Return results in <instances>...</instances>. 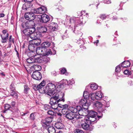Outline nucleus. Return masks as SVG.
Listing matches in <instances>:
<instances>
[{
	"mask_svg": "<svg viewBox=\"0 0 133 133\" xmlns=\"http://www.w3.org/2000/svg\"><path fill=\"white\" fill-rule=\"evenodd\" d=\"M81 15V16L80 17L82 18L81 20L78 17H70L68 16H66V21L73 25H75L73 32L79 37L82 36L83 35V33L80 31L79 27L80 26H83L85 23L86 20L85 19L88 18V16L87 13H85V11L82 12Z\"/></svg>",
	"mask_w": 133,
	"mask_h": 133,
	"instance_id": "obj_1",
	"label": "nucleus"
},
{
	"mask_svg": "<svg viewBox=\"0 0 133 133\" xmlns=\"http://www.w3.org/2000/svg\"><path fill=\"white\" fill-rule=\"evenodd\" d=\"M52 96L50 98V104L51 105L52 108L56 109L57 107H54V105L57 106V104L60 101L64 102L65 100L64 97V94L62 92H56L51 96Z\"/></svg>",
	"mask_w": 133,
	"mask_h": 133,
	"instance_id": "obj_2",
	"label": "nucleus"
},
{
	"mask_svg": "<svg viewBox=\"0 0 133 133\" xmlns=\"http://www.w3.org/2000/svg\"><path fill=\"white\" fill-rule=\"evenodd\" d=\"M35 29L34 27H31L24 29L23 32L25 36L27 37L28 41L31 42V39H34L37 38L36 34L35 32Z\"/></svg>",
	"mask_w": 133,
	"mask_h": 133,
	"instance_id": "obj_3",
	"label": "nucleus"
},
{
	"mask_svg": "<svg viewBox=\"0 0 133 133\" xmlns=\"http://www.w3.org/2000/svg\"><path fill=\"white\" fill-rule=\"evenodd\" d=\"M94 101L91 100V104H92L94 107H97L98 111V118H99L102 117V113L105 112L106 109L104 108L105 106L102 104L101 102L98 101Z\"/></svg>",
	"mask_w": 133,
	"mask_h": 133,
	"instance_id": "obj_4",
	"label": "nucleus"
},
{
	"mask_svg": "<svg viewBox=\"0 0 133 133\" xmlns=\"http://www.w3.org/2000/svg\"><path fill=\"white\" fill-rule=\"evenodd\" d=\"M45 84V83L43 81L39 85H36L34 87V89L36 90H38L40 93L47 94V91L46 90V87L44 88V87Z\"/></svg>",
	"mask_w": 133,
	"mask_h": 133,
	"instance_id": "obj_5",
	"label": "nucleus"
},
{
	"mask_svg": "<svg viewBox=\"0 0 133 133\" xmlns=\"http://www.w3.org/2000/svg\"><path fill=\"white\" fill-rule=\"evenodd\" d=\"M36 52L38 55H41L43 56H48L51 53V49H45L42 46L37 48Z\"/></svg>",
	"mask_w": 133,
	"mask_h": 133,
	"instance_id": "obj_6",
	"label": "nucleus"
},
{
	"mask_svg": "<svg viewBox=\"0 0 133 133\" xmlns=\"http://www.w3.org/2000/svg\"><path fill=\"white\" fill-rule=\"evenodd\" d=\"M46 90L47 91V94L50 96L57 91L56 90V86L53 83H49L46 86Z\"/></svg>",
	"mask_w": 133,
	"mask_h": 133,
	"instance_id": "obj_7",
	"label": "nucleus"
},
{
	"mask_svg": "<svg viewBox=\"0 0 133 133\" xmlns=\"http://www.w3.org/2000/svg\"><path fill=\"white\" fill-rule=\"evenodd\" d=\"M79 103L81 104L82 106V108L83 109L87 110L91 104V102H90L88 99H87L85 98V97H84L79 101Z\"/></svg>",
	"mask_w": 133,
	"mask_h": 133,
	"instance_id": "obj_8",
	"label": "nucleus"
},
{
	"mask_svg": "<svg viewBox=\"0 0 133 133\" xmlns=\"http://www.w3.org/2000/svg\"><path fill=\"white\" fill-rule=\"evenodd\" d=\"M69 110L72 113H77L78 112V114L80 115L81 113L83 111V109L82 107L80 106H77L75 107H70L69 108Z\"/></svg>",
	"mask_w": 133,
	"mask_h": 133,
	"instance_id": "obj_9",
	"label": "nucleus"
},
{
	"mask_svg": "<svg viewBox=\"0 0 133 133\" xmlns=\"http://www.w3.org/2000/svg\"><path fill=\"white\" fill-rule=\"evenodd\" d=\"M103 94L100 91L97 92L95 94L93 93H91L89 94V97H91V100L94 101L95 99H100L102 97Z\"/></svg>",
	"mask_w": 133,
	"mask_h": 133,
	"instance_id": "obj_10",
	"label": "nucleus"
},
{
	"mask_svg": "<svg viewBox=\"0 0 133 133\" xmlns=\"http://www.w3.org/2000/svg\"><path fill=\"white\" fill-rule=\"evenodd\" d=\"M2 32V34L1 35V37L2 38L1 41L2 43H6L8 39L9 34L7 32V31L6 29L3 30Z\"/></svg>",
	"mask_w": 133,
	"mask_h": 133,
	"instance_id": "obj_11",
	"label": "nucleus"
},
{
	"mask_svg": "<svg viewBox=\"0 0 133 133\" xmlns=\"http://www.w3.org/2000/svg\"><path fill=\"white\" fill-rule=\"evenodd\" d=\"M34 13L33 10L30 12L25 13V18L30 21L33 20L35 18V15Z\"/></svg>",
	"mask_w": 133,
	"mask_h": 133,
	"instance_id": "obj_12",
	"label": "nucleus"
},
{
	"mask_svg": "<svg viewBox=\"0 0 133 133\" xmlns=\"http://www.w3.org/2000/svg\"><path fill=\"white\" fill-rule=\"evenodd\" d=\"M53 117L51 116L46 117L45 120H42V122L43 123L42 126L44 127H46L49 125L50 123L52 121Z\"/></svg>",
	"mask_w": 133,
	"mask_h": 133,
	"instance_id": "obj_13",
	"label": "nucleus"
},
{
	"mask_svg": "<svg viewBox=\"0 0 133 133\" xmlns=\"http://www.w3.org/2000/svg\"><path fill=\"white\" fill-rule=\"evenodd\" d=\"M94 117H85L84 118L82 117L80 118L79 119L80 121H84L87 122L88 123H91L92 122H95L96 120V116Z\"/></svg>",
	"mask_w": 133,
	"mask_h": 133,
	"instance_id": "obj_14",
	"label": "nucleus"
},
{
	"mask_svg": "<svg viewBox=\"0 0 133 133\" xmlns=\"http://www.w3.org/2000/svg\"><path fill=\"white\" fill-rule=\"evenodd\" d=\"M82 117H81V118ZM78 119V121L79 122L81 121L82 122V123H81V126L82 128H83L85 130H90V126L89 124L86 121H80L79 120V119L81 117H76Z\"/></svg>",
	"mask_w": 133,
	"mask_h": 133,
	"instance_id": "obj_15",
	"label": "nucleus"
},
{
	"mask_svg": "<svg viewBox=\"0 0 133 133\" xmlns=\"http://www.w3.org/2000/svg\"><path fill=\"white\" fill-rule=\"evenodd\" d=\"M39 18H40V21L43 23H46L49 20V16L46 14H42V15L38 16Z\"/></svg>",
	"mask_w": 133,
	"mask_h": 133,
	"instance_id": "obj_16",
	"label": "nucleus"
},
{
	"mask_svg": "<svg viewBox=\"0 0 133 133\" xmlns=\"http://www.w3.org/2000/svg\"><path fill=\"white\" fill-rule=\"evenodd\" d=\"M46 8L44 6L38 8L36 9L33 10L34 12L37 14H42L44 13L46 10Z\"/></svg>",
	"mask_w": 133,
	"mask_h": 133,
	"instance_id": "obj_17",
	"label": "nucleus"
},
{
	"mask_svg": "<svg viewBox=\"0 0 133 133\" xmlns=\"http://www.w3.org/2000/svg\"><path fill=\"white\" fill-rule=\"evenodd\" d=\"M37 70V71L33 72L32 76L34 79L39 80L41 78L42 75L41 73Z\"/></svg>",
	"mask_w": 133,
	"mask_h": 133,
	"instance_id": "obj_18",
	"label": "nucleus"
},
{
	"mask_svg": "<svg viewBox=\"0 0 133 133\" xmlns=\"http://www.w3.org/2000/svg\"><path fill=\"white\" fill-rule=\"evenodd\" d=\"M50 26L49 27L51 31H56L57 29L58 25L57 23L54 22L50 23Z\"/></svg>",
	"mask_w": 133,
	"mask_h": 133,
	"instance_id": "obj_19",
	"label": "nucleus"
},
{
	"mask_svg": "<svg viewBox=\"0 0 133 133\" xmlns=\"http://www.w3.org/2000/svg\"><path fill=\"white\" fill-rule=\"evenodd\" d=\"M36 36L37 38L34 39H31V40H32L31 41H32L33 42L32 43H33L37 46L40 44L41 42V41L40 39L38 38V35L37 34H36Z\"/></svg>",
	"mask_w": 133,
	"mask_h": 133,
	"instance_id": "obj_20",
	"label": "nucleus"
},
{
	"mask_svg": "<svg viewBox=\"0 0 133 133\" xmlns=\"http://www.w3.org/2000/svg\"><path fill=\"white\" fill-rule=\"evenodd\" d=\"M65 117L68 119L72 120L74 119L75 116L74 114L71 112L69 111L65 116Z\"/></svg>",
	"mask_w": 133,
	"mask_h": 133,
	"instance_id": "obj_21",
	"label": "nucleus"
},
{
	"mask_svg": "<svg viewBox=\"0 0 133 133\" xmlns=\"http://www.w3.org/2000/svg\"><path fill=\"white\" fill-rule=\"evenodd\" d=\"M89 116L87 117H94L97 116L98 117V112L94 111L92 110L90 111H88Z\"/></svg>",
	"mask_w": 133,
	"mask_h": 133,
	"instance_id": "obj_22",
	"label": "nucleus"
},
{
	"mask_svg": "<svg viewBox=\"0 0 133 133\" xmlns=\"http://www.w3.org/2000/svg\"><path fill=\"white\" fill-rule=\"evenodd\" d=\"M28 48L29 50L33 51H36L37 48V46L33 43L30 44Z\"/></svg>",
	"mask_w": 133,
	"mask_h": 133,
	"instance_id": "obj_23",
	"label": "nucleus"
},
{
	"mask_svg": "<svg viewBox=\"0 0 133 133\" xmlns=\"http://www.w3.org/2000/svg\"><path fill=\"white\" fill-rule=\"evenodd\" d=\"M51 44V43L49 41H45L43 42L41 44V46L43 48L45 49L47 48L50 46Z\"/></svg>",
	"mask_w": 133,
	"mask_h": 133,
	"instance_id": "obj_24",
	"label": "nucleus"
},
{
	"mask_svg": "<svg viewBox=\"0 0 133 133\" xmlns=\"http://www.w3.org/2000/svg\"><path fill=\"white\" fill-rule=\"evenodd\" d=\"M121 65V67L126 68L130 66V63L129 61H127L123 62Z\"/></svg>",
	"mask_w": 133,
	"mask_h": 133,
	"instance_id": "obj_25",
	"label": "nucleus"
},
{
	"mask_svg": "<svg viewBox=\"0 0 133 133\" xmlns=\"http://www.w3.org/2000/svg\"><path fill=\"white\" fill-rule=\"evenodd\" d=\"M48 130L49 133H56V130L53 127H50L48 129Z\"/></svg>",
	"mask_w": 133,
	"mask_h": 133,
	"instance_id": "obj_26",
	"label": "nucleus"
},
{
	"mask_svg": "<svg viewBox=\"0 0 133 133\" xmlns=\"http://www.w3.org/2000/svg\"><path fill=\"white\" fill-rule=\"evenodd\" d=\"M26 61L28 63L32 64L35 63V57H30L27 59Z\"/></svg>",
	"mask_w": 133,
	"mask_h": 133,
	"instance_id": "obj_27",
	"label": "nucleus"
},
{
	"mask_svg": "<svg viewBox=\"0 0 133 133\" xmlns=\"http://www.w3.org/2000/svg\"><path fill=\"white\" fill-rule=\"evenodd\" d=\"M47 30V28L46 27L41 26L39 28V31L40 33H44L46 32Z\"/></svg>",
	"mask_w": 133,
	"mask_h": 133,
	"instance_id": "obj_28",
	"label": "nucleus"
},
{
	"mask_svg": "<svg viewBox=\"0 0 133 133\" xmlns=\"http://www.w3.org/2000/svg\"><path fill=\"white\" fill-rule=\"evenodd\" d=\"M35 63L37 62L39 63H41L43 62L42 58L40 56L37 57H35Z\"/></svg>",
	"mask_w": 133,
	"mask_h": 133,
	"instance_id": "obj_29",
	"label": "nucleus"
},
{
	"mask_svg": "<svg viewBox=\"0 0 133 133\" xmlns=\"http://www.w3.org/2000/svg\"><path fill=\"white\" fill-rule=\"evenodd\" d=\"M34 52L30 51L27 54L28 56L30 57H35L36 56H38V55H36Z\"/></svg>",
	"mask_w": 133,
	"mask_h": 133,
	"instance_id": "obj_30",
	"label": "nucleus"
},
{
	"mask_svg": "<svg viewBox=\"0 0 133 133\" xmlns=\"http://www.w3.org/2000/svg\"><path fill=\"white\" fill-rule=\"evenodd\" d=\"M42 58L43 62L46 63L48 62L50 60V58L48 57L47 56H44Z\"/></svg>",
	"mask_w": 133,
	"mask_h": 133,
	"instance_id": "obj_31",
	"label": "nucleus"
},
{
	"mask_svg": "<svg viewBox=\"0 0 133 133\" xmlns=\"http://www.w3.org/2000/svg\"><path fill=\"white\" fill-rule=\"evenodd\" d=\"M90 87L92 89L95 90L97 89L98 86L96 84L93 83L91 84Z\"/></svg>",
	"mask_w": 133,
	"mask_h": 133,
	"instance_id": "obj_32",
	"label": "nucleus"
},
{
	"mask_svg": "<svg viewBox=\"0 0 133 133\" xmlns=\"http://www.w3.org/2000/svg\"><path fill=\"white\" fill-rule=\"evenodd\" d=\"M10 95L16 98H17L18 96L17 92L15 90L11 91L10 92Z\"/></svg>",
	"mask_w": 133,
	"mask_h": 133,
	"instance_id": "obj_33",
	"label": "nucleus"
},
{
	"mask_svg": "<svg viewBox=\"0 0 133 133\" xmlns=\"http://www.w3.org/2000/svg\"><path fill=\"white\" fill-rule=\"evenodd\" d=\"M68 109V108H63L61 111L62 114L63 115H66L69 112Z\"/></svg>",
	"mask_w": 133,
	"mask_h": 133,
	"instance_id": "obj_34",
	"label": "nucleus"
},
{
	"mask_svg": "<svg viewBox=\"0 0 133 133\" xmlns=\"http://www.w3.org/2000/svg\"><path fill=\"white\" fill-rule=\"evenodd\" d=\"M60 71L62 74H65L66 75H67L68 74V73L66 71V69L65 68L61 69Z\"/></svg>",
	"mask_w": 133,
	"mask_h": 133,
	"instance_id": "obj_35",
	"label": "nucleus"
},
{
	"mask_svg": "<svg viewBox=\"0 0 133 133\" xmlns=\"http://www.w3.org/2000/svg\"><path fill=\"white\" fill-rule=\"evenodd\" d=\"M24 92L25 94L28 93V91L29 89V88L27 85H25L24 86Z\"/></svg>",
	"mask_w": 133,
	"mask_h": 133,
	"instance_id": "obj_36",
	"label": "nucleus"
},
{
	"mask_svg": "<svg viewBox=\"0 0 133 133\" xmlns=\"http://www.w3.org/2000/svg\"><path fill=\"white\" fill-rule=\"evenodd\" d=\"M121 65L117 66L116 68L115 72H119L121 71Z\"/></svg>",
	"mask_w": 133,
	"mask_h": 133,
	"instance_id": "obj_37",
	"label": "nucleus"
},
{
	"mask_svg": "<svg viewBox=\"0 0 133 133\" xmlns=\"http://www.w3.org/2000/svg\"><path fill=\"white\" fill-rule=\"evenodd\" d=\"M50 108V106L49 105L47 104H45L44 106V109L45 110H49Z\"/></svg>",
	"mask_w": 133,
	"mask_h": 133,
	"instance_id": "obj_38",
	"label": "nucleus"
},
{
	"mask_svg": "<svg viewBox=\"0 0 133 133\" xmlns=\"http://www.w3.org/2000/svg\"><path fill=\"white\" fill-rule=\"evenodd\" d=\"M35 113H31L30 116V118L32 120H34L35 118Z\"/></svg>",
	"mask_w": 133,
	"mask_h": 133,
	"instance_id": "obj_39",
	"label": "nucleus"
},
{
	"mask_svg": "<svg viewBox=\"0 0 133 133\" xmlns=\"http://www.w3.org/2000/svg\"><path fill=\"white\" fill-rule=\"evenodd\" d=\"M68 82L66 79L63 80V82H62V85L63 86L67 85H68Z\"/></svg>",
	"mask_w": 133,
	"mask_h": 133,
	"instance_id": "obj_40",
	"label": "nucleus"
},
{
	"mask_svg": "<svg viewBox=\"0 0 133 133\" xmlns=\"http://www.w3.org/2000/svg\"><path fill=\"white\" fill-rule=\"evenodd\" d=\"M10 88L11 91H14L15 90V87L13 83H12L10 86Z\"/></svg>",
	"mask_w": 133,
	"mask_h": 133,
	"instance_id": "obj_41",
	"label": "nucleus"
},
{
	"mask_svg": "<svg viewBox=\"0 0 133 133\" xmlns=\"http://www.w3.org/2000/svg\"><path fill=\"white\" fill-rule=\"evenodd\" d=\"M47 113L48 115H54L55 114V112L51 110H49L47 111Z\"/></svg>",
	"mask_w": 133,
	"mask_h": 133,
	"instance_id": "obj_42",
	"label": "nucleus"
},
{
	"mask_svg": "<svg viewBox=\"0 0 133 133\" xmlns=\"http://www.w3.org/2000/svg\"><path fill=\"white\" fill-rule=\"evenodd\" d=\"M124 74L126 75H130L131 74V73L130 71H129L128 70H126L124 71Z\"/></svg>",
	"mask_w": 133,
	"mask_h": 133,
	"instance_id": "obj_43",
	"label": "nucleus"
},
{
	"mask_svg": "<svg viewBox=\"0 0 133 133\" xmlns=\"http://www.w3.org/2000/svg\"><path fill=\"white\" fill-rule=\"evenodd\" d=\"M68 82V85H72L75 83L74 80L72 79L69 80Z\"/></svg>",
	"mask_w": 133,
	"mask_h": 133,
	"instance_id": "obj_44",
	"label": "nucleus"
},
{
	"mask_svg": "<svg viewBox=\"0 0 133 133\" xmlns=\"http://www.w3.org/2000/svg\"><path fill=\"white\" fill-rule=\"evenodd\" d=\"M32 67L34 68H35V69H37V68H38L39 69H41V66L39 65H38L37 64L34 65L33 66H32Z\"/></svg>",
	"mask_w": 133,
	"mask_h": 133,
	"instance_id": "obj_45",
	"label": "nucleus"
},
{
	"mask_svg": "<svg viewBox=\"0 0 133 133\" xmlns=\"http://www.w3.org/2000/svg\"><path fill=\"white\" fill-rule=\"evenodd\" d=\"M75 133H84V132L82 130L77 129L76 130Z\"/></svg>",
	"mask_w": 133,
	"mask_h": 133,
	"instance_id": "obj_46",
	"label": "nucleus"
},
{
	"mask_svg": "<svg viewBox=\"0 0 133 133\" xmlns=\"http://www.w3.org/2000/svg\"><path fill=\"white\" fill-rule=\"evenodd\" d=\"M5 109L6 110H8L9 109L10 107V106L9 104H6L5 105Z\"/></svg>",
	"mask_w": 133,
	"mask_h": 133,
	"instance_id": "obj_47",
	"label": "nucleus"
},
{
	"mask_svg": "<svg viewBox=\"0 0 133 133\" xmlns=\"http://www.w3.org/2000/svg\"><path fill=\"white\" fill-rule=\"evenodd\" d=\"M61 108H68V105L67 104H64L63 105L60 106Z\"/></svg>",
	"mask_w": 133,
	"mask_h": 133,
	"instance_id": "obj_48",
	"label": "nucleus"
},
{
	"mask_svg": "<svg viewBox=\"0 0 133 133\" xmlns=\"http://www.w3.org/2000/svg\"><path fill=\"white\" fill-rule=\"evenodd\" d=\"M103 1L105 4H109L111 3V1L109 0H105Z\"/></svg>",
	"mask_w": 133,
	"mask_h": 133,
	"instance_id": "obj_49",
	"label": "nucleus"
},
{
	"mask_svg": "<svg viewBox=\"0 0 133 133\" xmlns=\"http://www.w3.org/2000/svg\"><path fill=\"white\" fill-rule=\"evenodd\" d=\"M51 53L50 54H49V55H55L56 54V51L54 50V49H52V51L51 50Z\"/></svg>",
	"mask_w": 133,
	"mask_h": 133,
	"instance_id": "obj_50",
	"label": "nucleus"
},
{
	"mask_svg": "<svg viewBox=\"0 0 133 133\" xmlns=\"http://www.w3.org/2000/svg\"><path fill=\"white\" fill-rule=\"evenodd\" d=\"M9 41L10 42H13L14 43V41L13 40V38H12V36L10 35L9 36Z\"/></svg>",
	"mask_w": 133,
	"mask_h": 133,
	"instance_id": "obj_51",
	"label": "nucleus"
},
{
	"mask_svg": "<svg viewBox=\"0 0 133 133\" xmlns=\"http://www.w3.org/2000/svg\"><path fill=\"white\" fill-rule=\"evenodd\" d=\"M106 17V16L105 15H101L100 17V18L103 20L105 19Z\"/></svg>",
	"mask_w": 133,
	"mask_h": 133,
	"instance_id": "obj_52",
	"label": "nucleus"
},
{
	"mask_svg": "<svg viewBox=\"0 0 133 133\" xmlns=\"http://www.w3.org/2000/svg\"><path fill=\"white\" fill-rule=\"evenodd\" d=\"M51 74L53 76H56L57 75L56 72L55 71H53L51 72Z\"/></svg>",
	"mask_w": 133,
	"mask_h": 133,
	"instance_id": "obj_53",
	"label": "nucleus"
},
{
	"mask_svg": "<svg viewBox=\"0 0 133 133\" xmlns=\"http://www.w3.org/2000/svg\"><path fill=\"white\" fill-rule=\"evenodd\" d=\"M88 93L87 91H84V92L83 96L84 97H85L87 96V95H88Z\"/></svg>",
	"mask_w": 133,
	"mask_h": 133,
	"instance_id": "obj_54",
	"label": "nucleus"
},
{
	"mask_svg": "<svg viewBox=\"0 0 133 133\" xmlns=\"http://www.w3.org/2000/svg\"><path fill=\"white\" fill-rule=\"evenodd\" d=\"M15 104V103L14 101H13L11 103V105L13 107H14Z\"/></svg>",
	"mask_w": 133,
	"mask_h": 133,
	"instance_id": "obj_55",
	"label": "nucleus"
},
{
	"mask_svg": "<svg viewBox=\"0 0 133 133\" xmlns=\"http://www.w3.org/2000/svg\"><path fill=\"white\" fill-rule=\"evenodd\" d=\"M5 16V15L3 13L0 14V17H3Z\"/></svg>",
	"mask_w": 133,
	"mask_h": 133,
	"instance_id": "obj_56",
	"label": "nucleus"
},
{
	"mask_svg": "<svg viewBox=\"0 0 133 133\" xmlns=\"http://www.w3.org/2000/svg\"><path fill=\"white\" fill-rule=\"evenodd\" d=\"M109 103L108 102L107 103L106 106H105L104 108H106V107H109Z\"/></svg>",
	"mask_w": 133,
	"mask_h": 133,
	"instance_id": "obj_57",
	"label": "nucleus"
},
{
	"mask_svg": "<svg viewBox=\"0 0 133 133\" xmlns=\"http://www.w3.org/2000/svg\"><path fill=\"white\" fill-rule=\"evenodd\" d=\"M25 1H26L31 2H32L33 0H24Z\"/></svg>",
	"mask_w": 133,
	"mask_h": 133,
	"instance_id": "obj_58",
	"label": "nucleus"
},
{
	"mask_svg": "<svg viewBox=\"0 0 133 133\" xmlns=\"http://www.w3.org/2000/svg\"><path fill=\"white\" fill-rule=\"evenodd\" d=\"M61 105L60 104H57V105H58V107H59L60 108V106H61L62 105ZM57 106L56 105V107H57Z\"/></svg>",
	"mask_w": 133,
	"mask_h": 133,
	"instance_id": "obj_59",
	"label": "nucleus"
},
{
	"mask_svg": "<svg viewBox=\"0 0 133 133\" xmlns=\"http://www.w3.org/2000/svg\"><path fill=\"white\" fill-rule=\"evenodd\" d=\"M23 114H22V113H21V115L22 116H24L25 115V114H26L27 113H22Z\"/></svg>",
	"mask_w": 133,
	"mask_h": 133,
	"instance_id": "obj_60",
	"label": "nucleus"
},
{
	"mask_svg": "<svg viewBox=\"0 0 133 133\" xmlns=\"http://www.w3.org/2000/svg\"><path fill=\"white\" fill-rule=\"evenodd\" d=\"M0 75H2L3 76H5V75L4 74L3 72H1L0 74Z\"/></svg>",
	"mask_w": 133,
	"mask_h": 133,
	"instance_id": "obj_61",
	"label": "nucleus"
},
{
	"mask_svg": "<svg viewBox=\"0 0 133 133\" xmlns=\"http://www.w3.org/2000/svg\"><path fill=\"white\" fill-rule=\"evenodd\" d=\"M62 39H63V40H64V38H66V36H62Z\"/></svg>",
	"mask_w": 133,
	"mask_h": 133,
	"instance_id": "obj_62",
	"label": "nucleus"
},
{
	"mask_svg": "<svg viewBox=\"0 0 133 133\" xmlns=\"http://www.w3.org/2000/svg\"><path fill=\"white\" fill-rule=\"evenodd\" d=\"M98 42H99L98 40H96V42H95L94 43V44H95V43H96L97 44V43Z\"/></svg>",
	"mask_w": 133,
	"mask_h": 133,
	"instance_id": "obj_63",
	"label": "nucleus"
},
{
	"mask_svg": "<svg viewBox=\"0 0 133 133\" xmlns=\"http://www.w3.org/2000/svg\"><path fill=\"white\" fill-rule=\"evenodd\" d=\"M56 133H62V131H59L58 132H57Z\"/></svg>",
	"mask_w": 133,
	"mask_h": 133,
	"instance_id": "obj_64",
	"label": "nucleus"
}]
</instances>
